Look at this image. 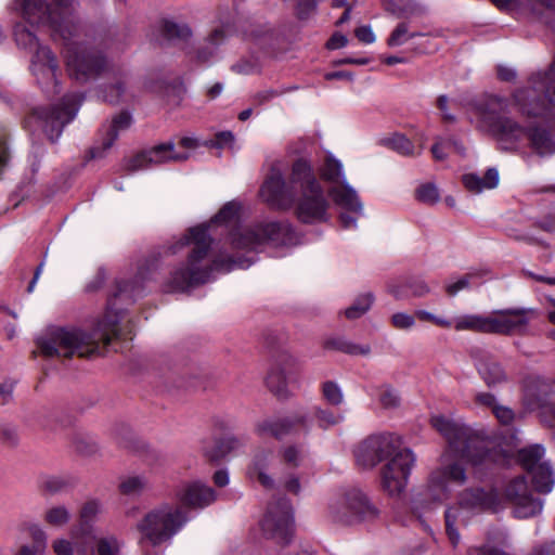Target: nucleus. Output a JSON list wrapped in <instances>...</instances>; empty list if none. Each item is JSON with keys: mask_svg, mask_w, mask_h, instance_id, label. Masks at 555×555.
Wrapping results in <instances>:
<instances>
[{"mask_svg": "<svg viewBox=\"0 0 555 555\" xmlns=\"http://www.w3.org/2000/svg\"><path fill=\"white\" fill-rule=\"evenodd\" d=\"M11 10L31 25L48 26L54 40L64 46L69 76L80 82L96 78L111 69L104 54L78 41L79 25L75 18L76 0H14Z\"/></svg>", "mask_w": 555, "mask_h": 555, "instance_id": "f257e3e1", "label": "nucleus"}, {"mask_svg": "<svg viewBox=\"0 0 555 555\" xmlns=\"http://www.w3.org/2000/svg\"><path fill=\"white\" fill-rule=\"evenodd\" d=\"M433 427L447 440L448 449L442 455L441 467L430 479L431 487L437 492L434 501L441 502L448 498V483L463 486L468 477L461 460L473 465L487 461L496 462L500 452L495 450V441L482 430H477L461 420L443 415L431 417Z\"/></svg>", "mask_w": 555, "mask_h": 555, "instance_id": "f03ea898", "label": "nucleus"}, {"mask_svg": "<svg viewBox=\"0 0 555 555\" xmlns=\"http://www.w3.org/2000/svg\"><path fill=\"white\" fill-rule=\"evenodd\" d=\"M259 195L274 209L287 210L297 202L296 215L304 223L324 222L328 219L330 203L307 159L299 158L293 163L288 183L281 169L273 165Z\"/></svg>", "mask_w": 555, "mask_h": 555, "instance_id": "7ed1b4c3", "label": "nucleus"}, {"mask_svg": "<svg viewBox=\"0 0 555 555\" xmlns=\"http://www.w3.org/2000/svg\"><path fill=\"white\" fill-rule=\"evenodd\" d=\"M141 294L137 281H122L117 292L107 301L104 317L96 323L92 333L79 328L51 327L37 338L40 352L47 358L90 357L100 352V344L107 346L119 334L117 299L133 301Z\"/></svg>", "mask_w": 555, "mask_h": 555, "instance_id": "20e7f679", "label": "nucleus"}, {"mask_svg": "<svg viewBox=\"0 0 555 555\" xmlns=\"http://www.w3.org/2000/svg\"><path fill=\"white\" fill-rule=\"evenodd\" d=\"M508 106L507 100L496 95H488L480 100L474 108L476 127L495 137L502 151L515 152L529 140L531 149L541 157L555 153V141L537 121L521 124L512 117L503 116ZM532 119V118H529Z\"/></svg>", "mask_w": 555, "mask_h": 555, "instance_id": "39448f33", "label": "nucleus"}, {"mask_svg": "<svg viewBox=\"0 0 555 555\" xmlns=\"http://www.w3.org/2000/svg\"><path fill=\"white\" fill-rule=\"evenodd\" d=\"M207 230L206 224L190 228L180 238L163 247L164 256H173L186 246L191 247L186 262L171 272L165 285L167 292H185L208 282L215 270L229 271L232 268V259L208 258L212 241Z\"/></svg>", "mask_w": 555, "mask_h": 555, "instance_id": "423d86ee", "label": "nucleus"}, {"mask_svg": "<svg viewBox=\"0 0 555 555\" xmlns=\"http://www.w3.org/2000/svg\"><path fill=\"white\" fill-rule=\"evenodd\" d=\"M512 105L525 118L551 120L555 116V61L546 70L532 73L513 91Z\"/></svg>", "mask_w": 555, "mask_h": 555, "instance_id": "0eeeda50", "label": "nucleus"}, {"mask_svg": "<svg viewBox=\"0 0 555 555\" xmlns=\"http://www.w3.org/2000/svg\"><path fill=\"white\" fill-rule=\"evenodd\" d=\"M188 521L185 512L176 505L163 504L151 509L137 524L138 543L144 555H159V548L183 528Z\"/></svg>", "mask_w": 555, "mask_h": 555, "instance_id": "6e6552de", "label": "nucleus"}, {"mask_svg": "<svg viewBox=\"0 0 555 555\" xmlns=\"http://www.w3.org/2000/svg\"><path fill=\"white\" fill-rule=\"evenodd\" d=\"M502 508V498L494 488H468L459 494L457 506L449 507L444 513L446 532L453 547L461 541L456 528L464 511L477 514L487 511L496 512Z\"/></svg>", "mask_w": 555, "mask_h": 555, "instance_id": "1a4fd4ad", "label": "nucleus"}, {"mask_svg": "<svg viewBox=\"0 0 555 555\" xmlns=\"http://www.w3.org/2000/svg\"><path fill=\"white\" fill-rule=\"evenodd\" d=\"M231 242L236 249L258 250L264 245H297L299 237L288 222L272 221L237 230L231 234Z\"/></svg>", "mask_w": 555, "mask_h": 555, "instance_id": "9d476101", "label": "nucleus"}, {"mask_svg": "<svg viewBox=\"0 0 555 555\" xmlns=\"http://www.w3.org/2000/svg\"><path fill=\"white\" fill-rule=\"evenodd\" d=\"M379 508L360 490L353 489L330 505V517L339 526L374 521Z\"/></svg>", "mask_w": 555, "mask_h": 555, "instance_id": "9b49d317", "label": "nucleus"}, {"mask_svg": "<svg viewBox=\"0 0 555 555\" xmlns=\"http://www.w3.org/2000/svg\"><path fill=\"white\" fill-rule=\"evenodd\" d=\"M81 102V95L67 94L59 105L50 109H36L27 120V125L34 124L36 127L41 128L47 138L54 142L60 138L64 126L75 118Z\"/></svg>", "mask_w": 555, "mask_h": 555, "instance_id": "f8f14e48", "label": "nucleus"}, {"mask_svg": "<svg viewBox=\"0 0 555 555\" xmlns=\"http://www.w3.org/2000/svg\"><path fill=\"white\" fill-rule=\"evenodd\" d=\"M14 37L17 46L34 52L33 72L38 77V80L40 82L41 79L53 80L56 87V72L59 66L52 51L48 47L39 46L35 34L23 24H16L14 27Z\"/></svg>", "mask_w": 555, "mask_h": 555, "instance_id": "ddd939ff", "label": "nucleus"}, {"mask_svg": "<svg viewBox=\"0 0 555 555\" xmlns=\"http://www.w3.org/2000/svg\"><path fill=\"white\" fill-rule=\"evenodd\" d=\"M402 449L398 436L390 433L376 434L367 437L359 444L354 456L359 465L371 468L383 461L387 462Z\"/></svg>", "mask_w": 555, "mask_h": 555, "instance_id": "4468645a", "label": "nucleus"}, {"mask_svg": "<svg viewBox=\"0 0 555 555\" xmlns=\"http://www.w3.org/2000/svg\"><path fill=\"white\" fill-rule=\"evenodd\" d=\"M260 525L267 538L273 539L279 543H287L294 531L291 501L283 496L271 502Z\"/></svg>", "mask_w": 555, "mask_h": 555, "instance_id": "2eb2a0df", "label": "nucleus"}, {"mask_svg": "<svg viewBox=\"0 0 555 555\" xmlns=\"http://www.w3.org/2000/svg\"><path fill=\"white\" fill-rule=\"evenodd\" d=\"M415 460L412 450L404 448L383 465L382 486L389 495H399L406 488Z\"/></svg>", "mask_w": 555, "mask_h": 555, "instance_id": "dca6fc26", "label": "nucleus"}, {"mask_svg": "<svg viewBox=\"0 0 555 555\" xmlns=\"http://www.w3.org/2000/svg\"><path fill=\"white\" fill-rule=\"evenodd\" d=\"M544 448L540 444H533L519 450L518 461L531 474L535 490L548 493L553 489L555 479L551 465L547 462H542Z\"/></svg>", "mask_w": 555, "mask_h": 555, "instance_id": "f3484780", "label": "nucleus"}, {"mask_svg": "<svg viewBox=\"0 0 555 555\" xmlns=\"http://www.w3.org/2000/svg\"><path fill=\"white\" fill-rule=\"evenodd\" d=\"M300 363L291 354H281L270 369L266 384L280 398H286L289 386H299Z\"/></svg>", "mask_w": 555, "mask_h": 555, "instance_id": "a211bd4d", "label": "nucleus"}, {"mask_svg": "<svg viewBox=\"0 0 555 555\" xmlns=\"http://www.w3.org/2000/svg\"><path fill=\"white\" fill-rule=\"evenodd\" d=\"M537 315L532 308H513L489 314V334L524 335L531 319Z\"/></svg>", "mask_w": 555, "mask_h": 555, "instance_id": "6ab92c4d", "label": "nucleus"}, {"mask_svg": "<svg viewBox=\"0 0 555 555\" xmlns=\"http://www.w3.org/2000/svg\"><path fill=\"white\" fill-rule=\"evenodd\" d=\"M502 502L505 500L514 507V515L518 518H529L541 513L542 501L534 499L529 490L525 477L511 480L505 489Z\"/></svg>", "mask_w": 555, "mask_h": 555, "instance_id": "aec40b11", "label": "nucleus"}, {"mask_svg": "<svg viewBox=\"0 0 555 555\" xmlns=\"http://www.w3.org/2000/svg\"><path fill=\"white\" fill-rule=\"evenodd\" d=\"M190 157L189 153L177 152L172 142L163 143L144 151L127 162L126 170L134 172L147 169L153 165H160L169 162H183Z\"/></svg>", "mask_w": 555, "mask_h": 555, "instance_id": "412c9836", "label": "nucleus"}, {"mask_svg": "<svg viewBox=\"0 0 555 555\" xmlns=\"http://www.w3.org/2000/svg\"><path fill=\"white\" fill-rule=\"evenodd\" d=\"M179 501L190 507H205L216 500V492L212 488L194 481L185 485L178 493Z\"/></svg>", "mask_w": 555, "mask_h": 555, "instance_id": "4be33fe9", "label": "nucleus"}, {"mask_svg": "<svg viewBox=\"0 0 555 555\" xmlns=\"http://www.w3.org/2000/svg\"><path fill=\"white\" fill-rule=\"evenodd\" d=\"M328 195L340 208L353 215L362 216L363 204L357 191L347 181H343V184L339 185L328 186Z\"/></svg>", "mask_w": 555, "mask_h": 555, "instance_id": "5701e85b", "label": "nucleus"}, {"mask_svg": "<svg viewBox=\"0 0 555 555\" xmlns=\"http://www.w3.org/2000/svg\"><path fill=\"white\" fill-rule=\"evenodd\" d=\"M130 124L131 116L129 113L121 112L120 114L116 115L105 131L101 146H94L91 150L92 157H103L104 153L109 150L114 142L117 140L119 131L128 129Z\"/></svg>", "mask_w": 555, "mask_h": 555, "instance_id": "b1692460", "label": "nucleus"}, {"mask_svg": "<svg viewBox=\"0 0 555 555\" xmlns=\"http://www.w3.org/2000/svg\"><path fill=\"white\" fill-rule=\"evenodd\" d=\"M270 459V451H258L247 468L248 478L258 481L266 489H273L275 486L274 479L268 474Z\"/></svg>", "mask_w": 555, "mask_h": 555, "instance_id": "393cba45", "label": "nucleus"}, {"mask_svg": "<svg viewBox=\"0 0 555 555\" xmlns=\"http://www.w3.org/2000/svg\"><path fill=\"white\" fill-rule=\"evenodd\" d=\"M477 370L489 387H494L507 380V375L501 364L491 356L482 357L477 363Z\"/></svg>", "mask_w": 555, "mask_h": 555, "instance_id": "a878e982", "label": "nucleus"}, {"mask_svg": "<svg viewBox=\"0 0 555 555\" xmlns=\"http://www.w3.org/2000/svg\"><path fill=\"white\" fill-rule=\"evenodd\" d=\"M229 29L224 26L216 27L205 39L197 51L201 62H209L218 55L219 48L227 41Z\"/></svg>", "mask_w": 555, "mask_h": 555, "instance_id": "bb28decb", "label": "nucleus"}, {"mask_svg": "<svg viewBox=\"0 0 555 555\" xmlns=\"http://www.w3.org/2000/svg\"><path fill=\"white\" fill-rule=\"evenodd\" d=\"M256 433L259 436L270 435L281 439L294 433L293 423L289 416L263 420L257 423Z\"/></svg>", "mask_w": 555, "mask_h": 555, "instance_id": "cd10ccee", "label": "nucleus"}, {"mask_svg": "<svg viewBox=\"0 0 555 555\" xmlns=\"http://www.w3.org/2000/svg\"><path fill=\"white\" fill-rule=\"evenodd\" d=\"M462 181L469 192L478 194L483 190L494 189L499 184V172L495 168H489L483 177L476 173H466Z\"/></svg>", "mask_w": 555, "mask_h": 555, "instance_id": "c85d7f7f", "label": "nucleus"}, {"mask_svg": "<svg viewBox=\"0 0 555 555\" xmlns=\"http://www.w3.org/2000/svg\"><path fill=\"white\" fill-rule=\"evenodd\" d=\"M321 178L330 184V186L343 184L347 181L343 164L333 155H327L323 165L320 167Z\"/></svg>", "mask_w": 555, "mask_h": 555, "instance_id": "c756f323", "label": "nucleus"}, {"mask_svg": "<svg viewBox=\"0 0 555 555\" xmlns=\"http://www.w3.org/2000/svg\"><path fill=\"white\" fill-rule=\"evenodd\" d=\"M455 331H472L489 334V315L465 314L455 318L452 326Z\"/></svg>", "mask_w": 555, "mask_h": 555, "instance_id": "7c9ffc66", "label": "nucleus"}, {"mask_svg": "<svg viewBox=\"0 0 555 555\" xmlns=\"http://www.w3.org/2000/svg\"><path fill=\"white\" fill-rule=\"evenodd\" d=\"M386 146L397 152L398 154L406 157L420 156L423 152V144L415 146V144L404 134L395 133L384 140Z\"/></svg>", "mask_w": 555, "mask_h": 555, "instance_id": "2f4dec72", "label": "nucleus"}, {"mask_svg": "<svg viewBox=\"0 0 555 555\" xmlns=\"http://www.w3.org/2000/svg\"><path fill=\"white\" fill-rule=\"evenodd\" d=\"M323 348L327 350H338L348 354H369L370 346L356 345L343 337H332L323 341Z\"/></svg>", "mask_w": 555, "mask_h": 555, "instance_id": "473e14b6", "label": "nucleus"}, {"mask_svg": "<svg viewBox=\"0 0 555 555\" xmlns=\"http://www.w3.org/2000/svg\"><path fill=\"white\" fill-rule=\"evenodd\" d=\"M279 459L282 470H294L304 464L305 454L301 448L287 446L279 451Z\"/></svg>", "mask_w": 555, "mask_h": 555, "instance_id": "72a5a7b5", "label": "nucleus"}, {"mask_svg": "<svg viewBox=\"0 0 555 555\" xmlns=\"http://www.w3.org/2000/svg\"><path fill=\"white\" fill-rule=\"evenodd\" d=\"M73 487L69 478L62 476H46L41 478L39 488L44 494L56 495L66 492Z\"/></svg>", "mask_w": 555, "mask_h": 555, "instance_id": "f704fd0d", "label": "nucleus"}, {"mask_svg": "<svg viewBox=\"0 0 555 555\" xmlns=\"http://www.w3.org/2000/svg\"><path fill=\"white\" fill-rule=\"evenodd\" d=\"M162 31L168 40L186 41L192 36V30L188 24L166 20L163 22Z\"/></svg>", "mask_w": 555, "mask_h": 555, "instance_id": "c9c22d12", "label": "nucleus"}, {"mask_svg": "<svg viewBox=\"0 0 555 555\" xmlns=\"http://www.w3.org/2000/svg\"><path fill=\"white\" fill-rule=\"evenodd\" d=\"M386 9L400 18H411L425 13L424 7L413 0H401L399 3Z\"/></svg>", "mask_w": 555, "mask_h": 555, "instance_id": "e433bc0d", "label": "nucleus"}, {"mask_svg": "<svg viewBox=\"0 0 555 555\" xmlns=\"http://www.w3.org/2000/svg\"><path fill=\"white\" fill-rule=\"evenodd\" d=\"M150 486L146 477L135 475L124 478L119 485V490L125 495H140Z\"/></svg>", "mask_w": 555, "mask_h": 555, "instance_id": "4c0bfd02", "label": "nucleus"}, {"mask_svg": "<svg viewBox=\"0 0 555 555\" xmlns=\"http://www.w3.org/2000/svg\"><path fill=\"white\" fill-rule=\"evenodd\" d=\"M423 36L422 33L409 30V25L405 22L399 23L396 28L391 31L387 39V44L390 48L400 47L408 42L410 39Z\"/></svg>", "mask_w": 555, "mask_h": 555, "instance_id": "58836bf2", "label": "nucleus"}, {"mask_svg": "<svg viewBox=\"0 0 555 555\" xmlns=\"http://www.w3.org/2000/svg\"><path fill=\"white\" fill-rule=\"evenodd\" d=\"M43 519L53 527H63L70 520V512L64 505H54L44 512Z\"/></svg>", "mask_w": 555, "mask_h": 555, "instance_id": "ea45409f", "label": "nucleus"}, {"mask_svg": "<svg viewBox=\"0 0 555 555\" xmlns=\"http://www.w3.org/2000/svg\"><path fill=\"white\" fill-rule=\"evenodd\" d=\"M244 444L245 441L242 438L235 436L224 437L218 442L216 454H208L207 456L210 461H217L218 459L241 449Z\"/></svg>", "mask_w": 555, "mask_h": 555, "instance_id": "a19ab883", "label": "nucleus"}, {"mask_svg": "<svg viewBox=\"0 0 555 555\" xmlns=\"http://www.w3.org/2000/svg\"><path fill=\"white\" fill-rule=\"evenodd\" d=\"M312 414L319 427L322 429H327L332 426H335L344 420L343 415L335 414L331 410L323 409L321 406H313Z\"/></svg>", "mask_w": 555, "mask_h": 555, "instance_id": "79ce46f5", "label": "nucleus"}, {"mask_svg": "<svg viewBox=\"0 0 555 555\" xmlns=\"http://www.w3.org/2000/svg\"><path fill=\"white\" fill-rule=\"evenodd\" d=\"M126 93L125 80L120 76L116 81L103 90H101V96L105 102L111 104H118L124 100Z\"/></svg>", "mask_w": 555, "mask_h": 555, "instance_id": "37998d69", "label": "nucleus"}, {"mask_svg": "<svg viewBox=\"0 0 555 555\" xmlns=\"http://www.w3.org/2000/svg\"><path fill=\"white\" fill-rule=\"evenodd\" d=\"M374 297L371 293L359 296L354 302L345 310V315L350 319H358L363 315L372 306Z\"/></svg>", "mask_w": 555, "mask_h": 555, "instance_id": "c03bdc74", "label": "nucleus"}, {"mask_svg": "<svg viewBox=\"0 0 555 555\" xmlns=\"http://www.w3.org/2000/svg\"><path fill=\"white\" fill-rule=\"evenodd\" d=\"M451 142L454 143V151L455 152H457L460 154H464V146L455 138L437 137L435 139L434 145L431 146L433 157L436 160H444L447 158V156H448L447 153L444 152V150L447 149V144H449Z\"/></svg>", "mask_w": 555, "mask_h": 555, "instance_id": "a18cd8bd", "label": "nucleus"}, {"mask_svg": "<svg viewBox=\"0 0 555 555\" xmlns=\"http://www.w3.org/2000/svg\"><path fill=\"white\" fill-rule=\"evenodd\" d=\"M323 399L331 405H340L344 401V393L337 383L327 380L321 386Z\"/></svg>", "mask_w": 555, "mask_h": 555, "instance_id": "49530a36", "label": "nucleus"}, {"mask_svg": "<svg viewBox=\"0 0 555 555\" xmlns=\"http://www.w3.org/2000/svg\"><path fill=\"white\" fill-rule=\"evenodd\" d=\"M415 196L417 201L426 205H435L440 199V193L434 183L420 185L415 191Z\"/></svg>", "mask_w": 555, "mask_h": 555, "instance_id": "de8ad7c7", "label": "nucleus"}, {"mask_svg": "<svg viewBox=\"0 0 555 555\" xmlns=\"http://www.w3.org/2000/svg\"><path fill=\"white\" fill-rule=\"evenodd\" d=\"M280 482L282 488L292 493L299 494L301 490L300 477L294 470H282Z\"/></svg>", "mask_w": 555, "mask_h": 555, "instance_id": "09e8293b", "label": "nucleus"}, {"mask_svg": "<svg viewBox=\"0 0 555 555\" xmlns=\"http://www.w3.org/2000/svg\"><path fill=\"white\" fill-rule=\"evenodd\" d=\"M378 401L384 409H396L400 405V396L390 386H383L379 389Z\"/></svg>", "mask_w": 555, "mask_h": 555, "instance_id": "8fccbe9b", "label": "nucleus"}, {"mask_svg": "<svg viewBox=\"0 0 555 555\" xmlns=\"http://www.w3.org/2000/svg\"><path fill=\"white\" fill-rule=\"evenodd\" d=\"M293 423V430L294 433L298 429H302L305 433H308L312 426V423L314 420L312 410L310 412L308 411H300L289 416Z\"/></svg>", "mask_w": 555, "mask_h": 555, "instance_id": "3c124183", "label": "nucleus"}, {"mask_svg": "<svg viewBox=\"0 0 555 555\" xmlns=\"http://www.w3.org/2000/svg\"><path fill=\"white\" fill-rule=\"evenodd\" d=\"M20 441L17 428L11 424L0 426V443L5 447H15Z\"/></svg>", "mask_w": 555, "mask_h": 555, "instance_id": "603ef678", "label": "nucleus"}, {"mask_svg": "<svg viewBox=\"0 0 555 555\" xmlns=\"http://www.w3.org/2000/svg\"><path fill=\"white\" fill-rule=\"evenodd\" d=\"M119 542L115 537L101 538L96 542L98 555H117Z\"/></svg>", "mask_w": 555, "mask_h": 555, "instance_id": "864d4df0", "label": "nucleus"}, {"mask_svg": "<svg viewBox=\"0 0 555 555\" xmlns=\"http://www.w3.org/2000/svg\"><path fill=\"white\" fill-rule=\"evenodd\" d=\"M238 214L237 204L230 202L225 204L220 211L216 215L212 222L216 223H230L234 221Z\"/></svg>", "mask_w": 555, "mask_h": 555, "instance_id": "5fc2aeb1", "label": "nucleus"}, {"mask_svg": "<svg viewBox=\"0 0 555 555\" xmlns=\"http://www.w3.org/2000/svg\"><path fill=\"white\" fill-rule=\"evenodd\" d=\"M481 276L479 272H472L463 275L456 282L450 283L446 286V292L449 296H455L459 292L466 289L470 285L474 278Z\"/></svg>", "mask_w": 555, "mask_h": 555, "instance_id": "6e6d98bb", "label": "nucleus"}, {"mask_svg": "<svg viewBox=\"0 0 555 555\" xmlns=\"http://www.w3.org/2000/svg\"><path fill=\"white\" fill-rule=\"evenodd\" d=\"M102 512V505L98 500H90L83 504L80 518L83 522L92 521Z\"/></svg>", "mask_w": 555, "mask_h": 555, "instance_id": "4d7b16f0", "label": "nucleus"}, {"mask_svg": "<svg viewBox=\"0 0 555 555\" xmlns=\"http://www.w3.org/2000/svg\"><path fill=\"white\" fill-rule=\"evenodd\" d=\"M30 537L33 539V546L35 553H42L47 547V534L39 526H31L29 528Z\"/></svg>", "mask_w": 555, "mask_h": 555, "instance_id": "13d9d810", "label": "nucleus"}, {"mask_svg": "<svg viewBox=\"0 0 555 555\" xmlns=\"http://www.w3.org/2000/svg\"><path fill=\"white\" fill-rule=\"evenodd\" d=\"M296 15L300 20L310 17L318 8V0H296Z\"/></svg>", "mask_w": 555, "mask_h": 555, "instance_id": "bf43d9fd", "label": "nucleus"}, {"mask_svg": "<svg viewBox=\"0 0 555 555\" xmlns=\"http://www.w3.org/2000/svg\"><path fill=\"white\" fill-rule=\"evenodd\" d=\"M415 317H417L421 321H427L443 328H450L452 326L451 320L435 315L423 309L416 310Z\"/></svg>", "mask_w": 555, "mask_h": 555, "instance_id": "052dcab7", "label": "nucleus"}, {"mask_svg": "<svg viewBox=\"0 0 555 555\" xmlns=\"http://www.w3.org/2000/svg\"><path fill=\"white\" fill-rule=\"evenodd\" d=\"M391 324L398 330H410L415 325V318L412 314L397 312L391 317Z\"/></svg>", "mask_w": 555, "mask_h": 555, "instance_id": "680f3d73", "label": "nucleus"}, {"mask_svg": "<svg viewBox=\"0 0 555 555\" xmlns=\"http://www.w3.org/2000/svg\"><path fill=\"white\" fill-rule=\"evenodd\" d=\"M234 143V134L231 131H221L216 133L215 139L206 144L210 147L223 149L232 146Z\"/></svg>", "mask_w": 555, "mask_h": 555, "instance_id": "e2e57ef3", "label": "nucleus"}, {"mask_svg": "<svg viewBox=\"0 0 555 555\" xmlns=\"http://www.w3.org/2000/svg\"><path fill=\"white\" fill-rule=\"evenodd\" d=\"M493 414L498 418L501 424L508 425L514 420V412L512 409L504 405H495L493 410Z\"/></svg>", "mask_w": 555, "mask_h": 555, "instance_id": "0e129e2a", "label": "nucleus"}, {"mask_svg": "<svg viewBox=\"0 0 555 555\" xmlns=\"http://www.w3.org/2000/svg\"><path fill=\"white\" fill-rule=\"evenodd\" d=\"M231 68L237 74L249 75L257 70V63L250 60H241L233 64Z\"/></svg>", "mask_w": 555, "mask_h": 555, "instance_id": "69168bd1", "label": "nucleus"}, {"mask_svg": "<svg viewBox=\"0 0 555 555\" xmlns=\"http://www.w3.org/2000/svg\"><path fill=\"white\" fill-rule=\"evenodd\" d=\"M356 37L365 44L375 42L376 37L370 26H360L354 30Z\"/></svg>", "mask_w": 555, "mask_h": 555, "instance_id": "338daca9", "label": "nucleus"}, {"mask_svg": "<svg viewBox=\"0 0 555 555\" xmlns=\"http://www.w3.org/2000/svg\"><path fill=\"white\" fill-rule=\"evenodd\" d=\"M53 551L56 555H73L74 547L72 543L65 539L55 540L52 544Z\"/></svg>", "mask_w": 555, "mask_h": 555, "instance_id": "774afa93", "label": "nucleus"}]
</instances>
